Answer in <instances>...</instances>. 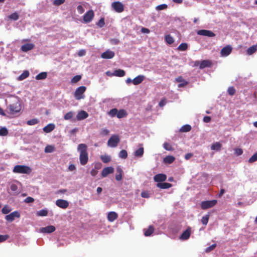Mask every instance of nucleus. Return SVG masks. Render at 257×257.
Masks as SVG:
<instances>
[{
  "label": "nucleus",
  "instance_id": "1",
  "mask_svg": "<svg viewBox=\"0 0 257 257\" xmlns=\"http://www.w3.org/2000/svg\"><path fill=\"white\" fill-rule=\"evenodd\" d=\"M22 106L18 97H14L8 106L7 111L11 115H15L21 110Z\"/></svg>",
  "mask_w": 257,
  "mask_h": 257
},
{
  "label": "nucleus",
  "instance_id": "2",
  "mask_svg": "<svg viewBox=\"0 0 257 257\" xmlns=\"http://www.w3.org/2000/svg\"><path fill=\"white\" fill-rule=\"evenodd\" d=\"M77 151L79 152V161L81 165H85L88 161V153L87 146L85 144H80L77 147Z\"/></svg>",
  "mask_w": 257,
  "mask_h": 257
},
{
  "label": "nucleus",
  "instance_id": "3",
  "mask_svg": "<svg viewBox=\"0 0 257 257\" xmlns=\"http://www.w3.org/2000/svg\"><path fill=\"white\" fill-rule=\"evenodd\" d=\"M107 114L111 117L116 116L118 118L125 117L127 115V112L125 109H121L118 110L117 109L115 108L110 109L107 112Z\"/></svg>",
  "mask_w": 257,
  "mask_h": 257
},
{
  "label": "nucleus",
  "instance_id": "4",
  "mask_svg": "<svg viewBox=\"0 0 257 257\" xmlns=\"http://www.w3.org/2000/svg\"><path fill=\"white\" fill-rule=\"evenodd\" d=\"M13 172L15 173L29 174L32 172L31 168L26 165H16L13 169Z\"/></svg>",
  "mask_w": 257,
  "mask_h": 257
},
{
  "label": "nucleus",
  "instance_id": "5",
  "mask_svg": "<svg viewBox=\"0 0 257 257\" xmlns=\"http://www.w3.org/2000/svg\"><path fill=\"white\" fill-rule=\"evenodd\" d=\"M86 90V87L84 86H81L78 87L74 94V97L76 100H80L84 98V93Z\"/></svg>",
  "mask_w": 257,
  "mask_h": 257
},
{
  "label": "nucleus",
  "instance_id": "6",
  "mask_svg": "<svg viewBox=\"0 0 257 257\" xmlns=\"http://www.w3.org/2000/svg\"><path fill=\"white\" fill-rule=\"evenodd\" d=\"M217 202L216 200L204 201L201 202L200 206L202 209L205 210L213 207L216 204Z\"/></svg>",
  "mask_w": 257,
  "mask_h": 257
},
{
  "label": "nucleus",
  "instance_id": "7",
  "mask_svg": "<svg viewBox=\"0 0 257 257\" xmlns=\"http://www.w3.org/2000/svg\"><path fill=\"white\" fill-rule=\"evenodd\" d=\"M120 140L117 135H112L107 142V145L111 147H115L117 146Z\"/></svg>",
  "mask_w": 257,
  "mask_h": 257
},
{
  "label": "nucleus",
  "instance_id": "8",
  "mask_svg": "<svg viewBox=\"0 0 257 257\" xmlns=\"http://www.w3.org/2000/svg\"><path fill=\"white\" fill-rule=\"evenodd\" d=\"M194 65L199 66V68L202 69L206 67H210L212 65V62L208 60H204L201 61H196Z\"/></svg>",
  "mask_w": 257,
  "mask_h": 257
},
{
  "label": "nucleus",
  "instance_id": "9",
  "mask_svg": "<svg viewBox=\"0 0 257 257\" xmlns=\"http://www.w3.org/2000/svg\"><path fill=\"white\" fill-rule=\"evenodd\" d=\"M94 16V12L92 10H89L83 16V21L86 23H89L93 20Z\"/></svg>",
  "mask_w": 257,
  "mask_h": 257
},
{
  "label": "nucleus",
  "instance_id": "10",
  "mask_svg": "<svg viewBox=\"0 0 257 257\" xmlns=\"http://www.w3.org/2000/svg\"><path fill=\"white\" fill-rule=\"evenodd\" d=\"M112 7L117 13H121L124 10V6L120 2H115L112 4Z\"/></svg>",
  "mask_w": 257,
  "mask_h": 257
},
{
  "label": "nucleus",
  "instance_id": "11",
  "mask_svg": "<svg viewBox=\"0 0 257 257\" xmlns=\"http://www.w3.org/2000/svg\"><path fill=\"white\" fill-rule=\"evenodd\" d=\"M20 217V214L17 211H15L6 215L5 219L9 222H12L16 217L19 218Z\"/></svg>",
  "mask_w": 257,
  "mask_h": 257
},
{
  "label": "nucleus",
  "instance_id": "12",
  "mask_svg": "<svg viewBox=\"0 0 257 257\" xmlns=\"http://www.w3.org/2000/svg\"><path fill=\"white\" fill-rule=\"evenodd\" d=\"M197 34L199 35L207 36L209 37H213L215 36V34L211 31L207 30H200L198 31Z\"/></svg>",
  "mask_w": 257,
  "mask_h": 257
},
{
  "label": "nucleus",
  "instance_id": "13",
  "mask_svg": "<svg viewBox=\"0 0 257 257\" xmlns=\"http://www.w3.org/2000/svg\"><path fill=\"white\" fill-rule=\"evenodd\" d=\"M56 204L57 206L63 209H66L69 206V203L67 201L63 199H58L56 201Z\"/></svg>",
  "mask_w": 257,
  "mask_h": 257
},
{
  "label": "nucleus",
  "instance_id": "14",
  "mask_svg": "<svg viewBox=\"0 0 257 257\" xmlns=\"http://www.w3.org/2000/svg\"><path fill=\"white\" fill-rule=\"evenodd\" d=\"M232 51V47L229 46L227 45L224 47H223L221 51H220V54L222 56H227L229 55Z\"/></svg>",
  "mask_w": 257,
  "mask_h": 257
},
{
  "label": "nucleus",
  "instance_id": "15",
  "mask_svg": "<svg viewBox=\"0 0 257 257\" xmlns=\"http://www.w3.org/2000/svg\"><path fill=\"white\" fill-rule=\"evenodd\" d=\"M115 55L114 52L109 50H106L102 53L101 57L103 59H111Z\"/></svg>",
  "mask_w": 257,
  "mask_h": 257
},
{
  "label": "nucleus",
  "instance_id": "16",
  "mask_svg": "<svg viewBox=\"0 0 257 257\" xmlns=\"http://www.w3.org/2000/svg\"><path fill=\"white\" fill-rule=\"evenodd\" d=\"M167 179V176L164 174H158L154 177V180L155 182L159 183L164 182Z\"/></svg>",
  "mask_w": 257,
  "mask_h": 257
},
{
  "label": "nucleus",
  "instance_id": "17",
  "mask_svg": "<svg viewBox=\"0 0 257 257\" xmlns=\"http://www.w3.org/2000/svg\"><path fill=\"white\" fill-rule=\"evenodd\" d=\"M88 116V113L84 110H81L78 112L76 116L77 120H81L86 118Z\"/></svg>",
  "mask_w": 257,
  "mask_h": 257
},
{
  "label": "nucleus",
  "instance_id": "18",
  "mask_svg": "<svg viewBox=\"0 0 257 257\" xmlns=\"http://www.w3.org/2000/svg\"><path fill=\"white\" fill-rule=\"evenodd\" d=\"M114 172V169L112 167L104 168L101 172V175L103 177H106L108 174L112 173Z\"/></svg>",
  "mask_w": 257,
  "mask_h": 257
},
{
  "label": "nucleus",
  "instance_id": "19",
  "mask_svg": "<svg viewBox=\"0 0 257 257\" xmlns=\"http://www.w3.org/2000/svg\"><path fill=\"white\" fill-rule=\"evenodd\" d=\"M55 229V227L53 225H48L45 227H42L40 229L42 232L48 233H50L54 232Z\"/></svg>",
  "mask_w": 257,
  "mask_h": 257
},
{
  "label": "nucleus",
  "instance_id": "20",
  "mask_svg": "<svg viewBox=\"0 0 257 257\" xmlns=\"http://www.w3.org/2000/svg\"><path fill=\"white\" fill-rule=\"evenodd\" d=\"M35 45L32 43H27L22 46L21 50L23 52H26L30 50L33 49Z\"/></svg>",
  "mask_w": 257,
  "mask_h": 257
},
{
  "label": "nucleus",
  "instance_id": "21",
  "mask_svg": "<svg viewBox=\"0 0 257 257\" xmlns=\"http://www.w3.org/2000/svg\"><path fill=\"white\" fill-rule=\"evenodd\" d=\"M191 234V228L188 227L186 230H185L182 234L181 235L180 238L182 240H186L188 239Z\"/></svg>",
  "mask_w": 257,
  "mask_h": 257
},
{
  "label": "nucleus",
  "instance_id": "22",
  "mask_svg": "<svg viewBox=\"0 0 257 257\" xmlns=\"http://www.w3.org/2000/svg\"><path fill=\"white\" fill-rule=\"evenodd\" d=\"M145 79V76L142 75H140L133 79L132 83L135 85H139L141 84Z\"/></svg>",
  "mask_w": 257,
  "mask_h": 257
},
{
  "label": "nucleus",
  "instance_id": "23",
  "mask_svg": "<svg viewBox=\"0 0 257 257\" xmlns=\"http://www.w3.org/2000/svg\"><path fill=\"white\" fill-rule=\"evenodd\" d=\"M118 217V214L114 211L109 212L107 215V219L110 222H113Z\"/></svg>",
  "mask_w": 257,
  "mask_h": 257
},
{
  "label": "nucleus",
  "instance_id": "24",
  "mask_svg": "<svg viewBox=\"0 0 257 257\" xmlns=\"http://www.w3.org/2000/svg\"><path fill=\"white\" fill-rule=\"evenodd\" d=\"M177 82H180L178 85V87H183L188 84V82L184 80L182 76H178L176 78Z\"/></svg>",
  "mask_w": 257,
  "mask_h": 257
},
{
  "label": "nucleus",
  "instance_id": "25",
  "mask_svg": "<svg viewBox=\"0 0 257 257\" xmlns=\"http://www.w3.org/2000/svg\"><path fill=\"white\" fill-rule=\"evenodd\" d=\"M157 187L161 189H168L171 188L172 185L169 183L163 182V183H158L156 185Z\"/></svg>",
  "mask_w": 257,
  "mask_h": 257
},
{
  "label": "nucleus",
  "instance_id": "26",
  "mask_svg": "<svg viewBox=\"0 0 257 257\" xmlns=\"http://www.w3.org/2000/svg\"><path fill=\"white\" fill-rule=\"evenodd\" d=\"M55 127V124L53 123H49L45 126L43 130L46 133H49L53 131Z\"/></svg>",
  "mask_w": 257,
  "mask_h": 257
},
{
  "label": "nucleus",
  "instance_id": "27",
  "mask_svg": "<svg viewBox=\"0 0 257 257\" xmlns=\"http://www.w3.org/2000/svg\"><path fill=\"white\" fill-rule=\"evenodd\" d=\"M122 170L120 167L116 168V174L115 175V179L117 181H120L122 179Z\"/></svg>",
  "mask_w": 257,
  "mask_h": 257
},
{
  "label": "nucleus",
  "instance_id": "28",
  "mask_svg": "<svg viewBox=\"0 0 257 257\" xmlns=\"http://www.w3.org/2000/svg\"><path fill=\"white\" fill-rule=\"evenodd\" d=\"M30 75L29 72L28 70L24 71L18 78V80L22 81L27 78Z\"/></svg>",
  "mask_w": 257,
  "mask_h": 257
},
{
  "label": "nucleus",
  "instance_id": "29",
  "mask_svg": "<svg viewBox=\"0 0 257 257\" xmlns=\"http://www.w3.org/2000/svg\"><path fill=\"white\" fill-rule=\"evenodd\" d=\"M154 231V227L152 225H150L147 229H144V235L146 236H150L153 233Z\"/></svg>",
  "mask_w": 257,
  "mask_h": 257
},
{
  "label": "nucleus",
  "instance_id": "30",
  "mask_svg": "<svg viewBox=\"0 0 257 257\" xmlns=\"http://www.w3.org/2000/svg\"><path fill=\"white\" fill-rule=\"evenodd\" d=\"M113 74L115 76L123 77L125 75V72L123 70L119 69L115 70L113 72Z\"/></svg>",
  "mask_w": 257,
  "mask_h": 257
},
{
  "label": "nucleus",
  "instance_id": "31",
  "mask_svg": "<svg viewBox=\"0 0 257 257\" xmlns=\"http://www.w3.org/2000/svg\"><path fill=\"white\" fill-rule=\"evenodd\" d=\"M165 42L169 44H172L174 42V39L170 34L166 35L165 36Z\"/></svg>",
  "mask_w": 257,
  "mask_h": 257
},
{
  "label": "nucleus",
  "instance_id": "32",
  "mask_svg": "<svg viewBox=\"0 0 257 257\" xmlns=\"http://www.w3.org/2000/svg\"><path fill=\"white\" fill-rule=\"evenodd\" d=\"M175 160V158L174 156H167L164 158V162L167 164H171Z\"/></svg>",
  "mask_w": 257,
  "mask_h": 257
},
{
  "label": "nucleus",
  "instance_id": "33",
  "mask_svg": "<svg viewBox=\"0 0 257 257\" xmlns=\"http://www.w3.org/2000/svg\"><path fill=\"white\" fill-rule=\"evenodd\" d=\"M47 73L46 72H43L39 74H38L36 76V79L37 80H43L47 78Z\"/></svg>",
  "mask_w": 257,
  "mask_h": 257
},
{
  "label": "nucleus",
  "instance_id": "34",
  "mask_svg": "<svg viewBox=\"0 0 257 257\" xmlns=\"http://www.w3.org/2000/svg\"><path fill=\"white\" fill-rule=\"evenodd\" d=\"M144 148L141 147L135 152V156L137 157H141L144 154Z\"/></svg>",
  "mask_w": 257,
  "mask_h": 257
},
{
  "label": "nucleus",
  "instance_id": "35",
  "mask_svg": "<svg viewBox=\"0 0 257 257\" xmlns=\"http://www.w3.org/2000/svg\"><path fill=\"white\" fill-rule=\"evenodd\" d=\"M221 147V144L219 142H216L212 144L211 147L212 150L220 151Z\"/></svg>",
  "mask_w": 257,
  "mask_h": 257
},
{
  "label": "nucleus",
  "instance_id": "36",
  "mask_svg": "<svg viewBox=\"0 0 257 257\" xmlns=\"http://www.w3.org/2000/svg\"><path fill=\"white\" fill-rule=\"evenodd\" d=\"M191 130V126L189 124H185L181 127L180 131L182 132H188Z\"/></svg>",
  "mask_w": 257,
  "mask_h": 257
},
{
  "label": "nucleus",
  "instance_id": "37",
  "mask_svg": "<svg viewBox=\"0 0 257 257\" xmlns=\"http://www.w3.org/2000/svg\"><path fill=\"white\" fill-rule=\"evenodd\" d=\"M8 18L9 19H11V20H12L14 21H17L19 18V15L17 13L15 12V13L11 14L10 16H9Z\"/></svg>",
  "mask_w": 257,
  "mask_h": 257
},
{
  "label": "nucleus",
  "instance_id": "38",
  "mask_svg": "<svg viewBox=\"0 0 257 257\" xmlns=\"http://www.w3.org/2000/svg\"><path fill=\"white\" fill-rule=\"evenodd\" d=\"M100 158L101 161L104 163H108L111 160L110 157L108 155H102L100 156Z\"/></svg>",
  "mask_w": 257,
  "mask_h": 257
},
{
  "label": "nucleus",
  "instance_id": "39",
  "mask_svg": "<svg viewBox=\"0 0 257 257\" xmlns=\"http://www.w3.org/2000/svg\"><path fill=\"white\" fill-rule=\"evenodd\" d=\"M209 219V215L206 214V215L202 217V218L201 219V222L203 225H206L208 222Z\"/></svg>",
  "mask_w": 257,
  "mask_h": 257
},
{
  "label": "nucleus",
  "instance_id": "40",
  "mask_svg": "<svg viewBox=\"0 0 257 257\" xmlns=\"http://www.w3.org/2000/svg\"><path fill=\"white\" fill-rule=\"evenodd\" d=\"M188 45L187 43H181L178 47L177 49L179 51H184L187 49Z\"/></svg>",
  "mask_w": 257,
  "mask_h": 257
},
{
  "label": "nucleus",
  "instance_id": "41",
  "mask_svg": "<svg viewBox=\"0 0 257 257\" xmlns=\"http://www.w3.org/2000/svg\"><path fill=\"white\" fill-rule=\"evenodd\" d=\"M9 134L8 130L5 127L0 128V136H7Z\"/></svg>",
  "mask_w": 257,
  "mask_h": 257
},
{
  "label": "nucleus",
  "instance_id": "42",
  "mask_svg": "<svg viewBox=\"0 0 257 257\" xmlns=\"http://www.w3.org/2000/svg\"><path fill=\"white\" fill-rule=\"evenodd\" d=\"M119 157L122 159H126L127 157V153L126 150H122L119 153Z\"/></svg>",
  "mask_w": 257,
  "mask_h": 257
},
{
  "label": "nucleus",
  "instance_id": "43",
  "mask_svg": "<svg viewBox=\"0 0 257 257\" xmlns=\"http://www.w3.org/2000/svg\"><path fill=\"white\" fill-rule=\"evenodd\" d=\"M37 214L38 216H46L48 214V211L46 209H42L38 211Z\"/></svg>",
  "mask_w": 257,
  "mask_h": 257
},
{
  "label": "nucleus",
  "instance_id": "44",
  "mask_svg": "<svg viewBox=\"0 0 257 257\" xmlns=\"http://www.w3.org/2000/svg\"><path fill=\"white\" fill-rule=\"evenodd\" d=\"M256 51V47L255 46L250 47L247 50V53L249 55H251Z\"/></svg>",
  "mask_w": 257,
  "mask_h": 257
},
{
  "label": "nucleus",
  "instance_id": "45",
  "mask_svg": "<svg viewBox=\"0 0 257 257\" xmlns=\"http://www.w3.org/2000/svg\"><path fill=\"white\" fill-rule=\"evenodd\" d=\"M81 79V76L79 75H76L74 76L72 79H71V83H76L79 81Z\"/></svg>",
  "mask_w": 257,
  "mask_h": 257
},
{
  "label": "nucleus",
  "instance_id": "46",
  "mask_svg": "<svg viewBox=\"0 0 257 257\" xmlns=\"http://www.w3.org/2000/svg\"><path fill=\"white\" fill-rule=\"evenodd\" d=\"M74 112L73 111H70L67 113H66L64 115V119L65 120H69L71 118H72L74 115Z\"/></svg>",
  "mask_w": 257,
  "mask_h": 257
},
{
  "label": "nucleus",
  "instance_id": "47",
  "mask_svg": "<svg viewBox=\"0 0 257 257\" xmlns=\"http://www.w3.org/2000/svg\"><path fill=\"white\" fill-rule=\"evenodd\" d=\"M39 122V120L37 118L31 119L27 121V123L29 125H35Z\"/></svg>",
  "mask_w": 257,
  "mask_h": 257
},
{
  "label": "nucleus",
  "instance_id": "48",
  "mask_svg": "<svg viewBox=\"0 0 257 257\" xmlns=\"http://www.w3.org/2000/svg\"><path fill=\"white\" fill-rule=\"evenodd\" d=\"M164 148L167 151H173L174 150L172 146L168 143L165 142L163 144Z\"/></svg>",
  "mask_w": 257,
  "mask_h": 257
},
{
  "label": "nucleus",
  "instance_id": "49",
  "mask_svg": "<svg viewBox=\"0 0 257 257\" xmlns=\"http://www.w3.org/2000/svg\"><path fill=\"white\" fill-rule=\"evenodd\" d=\"M257 161V152L254 153L248 160L249 163H252Z\"/></svg>",
  "mask_w": 257,
  "mask_h": 257
},
{
  "label": "nucleus",
  "instance_id": "50",
  "mask_svg": "<svg viewBox=\"0 0 257 257\" xmlns=\"http://www.w3.org/2000/svg\"><path fill=\"white\" fill-rule=\"evenodd\" d=\"M54 148L52 146H47L45 148V152L46 153H52L53 152Z\"/></svg>",
  "mask_w": 257,
  "mask_h": 257
},
{
  "label": "nucleus",
  "instance_id": "51",
  "mask_svg": "<svg viewBox=\"0 0 257 257\" xmlns=\"http://www.w3.org/2000/svg\"><path fill=\"white\" fill-rule=\"evenodd\" d=\"M141 196L143 198H148L150 197V193L148 191H143L141 192Z\"/></svg>",
  "mask_w": 257,
  "mask_h": 257
},
{
  "label": "nucleus",
  "instance_id": "52",
  "mask_svg": "<svg viewBox=\"0 0 257 257\" xmlns=\"http://www.w3.org/2000/svg\"><path fill=\"white\" fill-rule=\"evenodd\" d=\"M11 211V209L6 206H4L2 210V213L5 214L9 213Z\"/></svg>",
  "mask_w": 257,
  "mask_h": 257
},
{
  "label": "nucleus",
  "instance_id": "53",
  "mask_svg": "<svg viewBox=\"0 0 257 257\" xmlns=\"http://www.w3.org/2000/svg\"><path fill=\"white\" fill-rule=\"evenodd\" d=\"M228 94L230 95H233L235 93V89L233 87H229L227 90Z\"/></svg>",
  "mask_w": 257,
  "mask_h": 257
},
{
  "label": "nucleus",
  "instance_id": "54",
  "mask_svg": "<svg viewBox=\"0 0 257 257\" xmlns=\"http://www.w3.org/2000/svg\"><path fill=\"white\" fill-rule=\"evenodd\" d=\"M100 133L102 136H107L109 133V131L106 128H102Z\"/></svg>",
  "mask_w": 257,
  "mask_h": 257
},
{
  "label": "nucleus",
  "instance_id": "55",
  "mask_svg": "<svg viewBox=\"0 0 257 257\" xmlns=\"http://www.w3.org/2000/svg\"><path fill=\"white\" fill-rule=\"evenodd\" d=\"M167 8V5L166 4L160 5L156 7V9L158 11L165 10Z\"/></svg>",
  "mask_w": 257,
  "mask_h": 257
},
{
  "label": "nucleus",
  "instance_id": "56",
  "mask_svg": "<svg viewBox=\"0 0 257 257\" xmlns=\"http://www.w3.org/2000/svg\"><path fill=\"white\" fill-rule=\"evenodd\" d=\"M216 244H213L211 245H210V246H208V247H207L205 249V251L206 252H209L212 251V250H213L216 247Z\"/></svg>",
  "mask_w": 257,
  "mask_h": 257
},
{
  "label": "nucleus",
  "instance_id": "57",
  "mask_svg": "<svg viewBox=\"0 0 257 257\" xmlns=\"http://www.w3.org/2000/svg\"><path fill=\"white\" fill-rule=\"evenodd\" d=\"M9 238V236L7 234L1 235L0 234V243L4 242Z\"/></svg>",
  "mask_w": 257,
  "mask_h": 257
},
{
  "label": "nucleus",
  "instance_id": "58",
  "mask_svg": "<svg viewBox=\"0 0 257 257\" xmlns=\"http://www.w3.org/2000/svg\"><path fill=\"white\" fill-rule=\"evenodd\" d=\"M65 2V0H55L53 2V5L55 6H60L62 4H63Z\"/></svg>",
  "mask_w": 257,
  "mask_h": 257
},
{
  "label": "nucleus",
  "instance_id": "59",
  "mask_svg": "<svg viewBox=\"0 0 257 257\" xmlns=\"http://www.w3.org/2000/svg\"><path fill=\"white\" fill-rule=\"evenodd\" d=\"M97 25L100 28L103 27L105 25L104 18H101L97 23Z\"/></svg>",
  "mask_w": 257,
  "mask_h": 257
},
{
  "label": "nucleus",
  "instance_id": "60",
  "mask_svg": "<svg viewBox=\"0 0 257 257\" xmlns=\"http://www.w3.org/2000/svg\"><path fill=\"white\" fill-rule=\"evenodd\" d=\"M110 43L112 45H117L119 43V41L116 38L111 39L109 40Z\"/></svg>",
  "mask_w": 257,
  "mask_h": 257
},
{
  "label": "nucleus",
  "instance_id": "61",
  "mask_svg": "<svg viewBox=\"0 0 257 257\" xmlns=\"http://www.w3.org/2000/svg\"><path fill=\"white\" fill-rule=\"evenodd\" d=\"M25 202L27 203H32L34 201V199L32 197H28L25 199Z\"/></svg>",
  "mask_w": 257,
  "mask_h": 257
},
{
  "label": "nucleus",
  "instance_id": "62",
  "mask_svg": "<svg viewBox=\"0 0 257 257\" xmlns=\"http://www.w3.org/2000/svg\"><path fill=\"white\" fill-rule=\"evenodd\" d=\"M235 153L237 156H240L243 153V151L241 149L238 148L235 150Z\"/></svg>",
  "mask_w": 257,
  "mask_h": 257
},
{
  "label": "nucleus",
  "instance_id": "63",
  "mask_svg": "<svg viewBox=\"0 0 257 257\" xmlns=\"http://www.w3.org/2000/svg\"><path fill=\"white\" fill-rule=\"evenodd\" d=\"M77 11L80 14H82L84 12V9L81 5H79L77 7Z\"/></svg>",
  "mask_w": 257,
  "mask_h": 257
},
{
  "label": "nucleus",
  "instance_id": "64",
  "mask_svg": "<svg viewBox=\"0 0 257 257\" xmlns=\"http://www.w3.org/2000/svg\"><path fill=\"white\" fill-rule=\"evenodd\" d=\"M101 167L102 164L101 163L99 162L96 163L94 165V169H96V170L101 169Z\"/></svg>",
  "mask_w": 257,
  "mask_h": 257
}]
</instances>
